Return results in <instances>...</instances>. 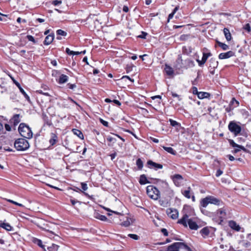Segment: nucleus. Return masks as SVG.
<instances>
[{
  "label": "nucleus",
  "mask_w": 251,
  "mask_h": 251,
  "mask_svg": "<svg viewBox=\"0 0 251 251\" xmlns=\"http://www.w3.org/2000/svg\"><path fill=\"white\" fill-rule=\"evenodd\" d=\"M177 223L182 225L184 227H187L188 225L189 228L192 230H197L199 228L198 225L195 222L193 221L191 219H189V216L187 214H184L178 221Z\"/></svg>",
  "instance_id": "f257e3e1"
},
{
  "label": "nucleus",
  "mask_w": 251,
  "mask_h": 251,
  "mask_svg": "<svg viewBox=\"0 0 251 251\" xmlns=\"http://www.w3.org/2000/svg\"><path fill=\"white\" fill-rule=\"evenodd\" d=\"M18 130L21 135L24 138L30 139L32 137L33 133L31 128L25 123L20 124Z\"/></svg>",
  "instance_id": "f03ea898"
},
{
  "label": "nucleus",
  "mask_w": 251,
  "mask_h": 251,
  "mask_svg": "<svg viewBox=\"0 0 251 251\" xmlns=\"http://www.w3.org/2000/svg\"><path fill=\"white\" fill-rule=\"evenodd\" d=\"M14 147L18 151H24L29 148V144L26 139L20 138L15 141Z\"/></svg>",
  "instance_id": "7ed1b4c3"
},
{
  "label": "nucleus",
  "mask_w": 251,
  "mask_h": 251,
  "mask_svg": "<svg viewBox=\"0 0 251 251\" xmlns=\"http://www.w3.org/2000/svg\"><path fill=\"white\" fill-rule=\"evenodd\" d=\"M221 201L211 196H207L202 199L200 202L201 205L203 207H206L209 203L215 205H220Z\"/></svg>",
  "instance_id": "20e7f679"
},
{
  "label": "nucleus",
  "mask_w": 251,
  "mask_h": 251,
  "mask_svg": "<svg viewBox=\"0 0 251 251\" xmlns=\"http://www.w3.org/2000/svg\"><path fill=\"white\" fill-rule=\"evenodd\" d=\"M146 190L147 194L150 198L154 200H157L159 198V191L153 185H149L147 186Z\"/></svg>",
  "instance_id": "39448f33"
},
{
  "label": "nucleus",
  "mask_w": 251,
  "mask_h": 251,
  "mask_svg": "<svg viewBox=\"0 0 251 251\" xmlns=\"http://www.w3.org/2000/svg\"><path fill=\"white\" fill-rule=\"evenodd\" d=\"M183 249L188 251L190 248L185 244L182 242H176L168 246L166 251H178L179 249Z\"/></svg>",
  "instance_id": "423d86ee"
},
{
  "label": "nucleus",
  "mask_w": 251,
  "mask_h": 251,
  "mask_svg": "<svg viewBox=\"0 0 251 251\" xmlns=\"http://www.w3.org/2000/svg\"><path fill=\"white\" fill-rule=\"evenodd\" d=\"M229 130L235 136H237L241 131V127L237 124L234 121H231L228 126Z\"/></svg>",
  "instance_id": "0eeeda50"
},
{
  "label": "nucleus",
  "mask_w": 251,
  "mask_h": 251,
  "mask_svg": "<svg viewBox=\"0 0 251 251\" xmlns=\"http://www.w3.org/2000/svg\"><path fill=\"white\" fill-rule=\"evenodd\" d=\"M167 213L168 216L173 219H176L178 216V212L176 209L169 208L167 210Z\"/></svg>",
  "instance_id": "6e6552de"
},
{
  "label": "nucleus",
  "mask_w": 251,
  "mask_h": 251,
  "mask_svg": "<svg viewBox=\"0 0 251 251\" xmlns=\"http://www.w3.org/2000/svg\"><path fill=\"white\" fill-rule=\"evenodd\" d=\"M172 179L176 186H179L182 182L183 178L180 175L176 174L172 176Z\"/></svg>",
  "instance_id": "1a4fd4ad"
},
{
  "label": "nucleus",
  "mask_w": 251,
  "mask_h": 251,
  "mask_svg": "<svg viewBox=\"0 0 251 251\" xmlns=\"http://www.w3.org/2000/svg\"><path fill=\"white\" fill-rule=\"evenodd\" d=\"M147 164L149 165L150 168H154L156 170L157 169H161L163 168V166L161 164L156 163L151 160H149L147 162Z\"/></svg>",
  "instance_id": "9d476101"
},
{
  "label": "nucleus",
  "mask_w": 251,
  "mask_h": 251,
  "mask_svg": "<svg viewBox=\"0 0 251 251\" xmlns=\"http://www.w3.org/2000/svg\"><path fill=\"white\" fill-rule=\"evenodd\" d=\"M234 53L232 51H228L226 52L221 53L219 55V58L220 59H224L228 58L234 55Z\"/></svg>",
  "instance_id": "9b49d317"
},
{
  "label": "nucleus",
  "mask_w": 251,
  "mask_h": 251,
  "mask_svg": "<svg viewBox=\"0 0 251 251\" xmlns=\"http://www.w3.org/2000/svg\"><path fill=\"white\" fill-rule=\"evenodd\" d=\"M182 194H183V195L184 196H185L186 198H187L188 199H190L191 197L192 201H195V196L193 195H191L190 187H188L187 190L182 191Z\"/></svg>",
  "instance_id": "f8f14e48"
},
{
  "label": "nucleus",
  "mask_w": 251,
  "mask_h": 251,
  "mask_svg": "<svg viewBox=\"0 0 251 251\" xmlns=\"http://www.w3.org/2000/svg\"><path fill=\"white\" fill-rule=\"evenodd\" d=\"M20 118L19 114H15L10 120V123L13 124L14 126H17L20 122Z\"/></svg>",
  "instance_id": "ddd939ff"
},
{
  "label": "nucleus",
  "mask_w": 251,
  "mask_h": 251,
  "mask_svg": "<svg viewBox=\"0 0 251 251\" xmlns=\"http://www.w3.org/2000/svg\"><path fill=\"white\" fill-rule=\"evenodd\" d=\"M175 67H176V69H178L184 68V63L183 62L181 56L180 55H178V58L176 60Z\"/></svg>",
  "instance_id": "4468645a"
},
{
  "label": "nucleus",
  "mask_w": 251,
  "mask_h": 251,
  "mask_svg": "<svg viewBox=\"0 0 251 251\" xmlns=\"http://www.w3.org/2000/svg\"><path fill=\"white\" fill-rule=\"evenodd\" d=\"M234 103H236V105L234 106V107H237L239 105V102L237 101L234 98H233L229 104V105L226 108V111L227 112H229L230 111L233 109L234 107H232V105H233Z\"/></svg>",
  "instance_id": "2eb2a0df"
},
{
  "label": "nucleus",
  "mask_w": 251,
  "mask_h": 251,
  "mask_svg": "<svg viewBox=\"0 0 251 251\" xmlns=\"http://www.w3.org/2000/svg\"><path fill=\"white\" fill-rule=\"evenodd\" d=\"M195 66L194 61L190 59H187L184 61V68L187 69L188 68H192Z\"/></svg>",
  "instance_id": "dca6fc26"
},
{
  "label": "nucleus",
  "mask_w": 251,
  "mask_h": 251,
  "mask_svg": "<svg viewBox=\"0 0 251 251\" xmlns=\"http://www.w3.org/2000/svg\"><path fill=\"white\" fill-rule=\"evenodd\" d=\"M229 226L232 229L238 231L240 230V227L235 221H230L229 222Z\"/></svg>",
  "instance_id": "f3484780"
},
{
  "label": "nucleus",
  "mask_w": 251,
  "mask_h": 251,
  "mask_svg": "<svg viewBox=\"0 0 251 251\" xmlns=\"http://www.w3.org/2000/svg\"><path fill=\"white\" fill-rule=\"evenodd\" d=\"M54 39V34H50L47 36L44 41V44L46 45H49L51 43Z\"/></svg>",
  "instance_id": "a211bd4d"
},
{
  "label": "nucleus",
  "mask_w": 251,
  "mask_h": 251,
  "mask_svg": "<svg viewBox=\"0 0 251 251\" xmlns=\"http://www.w3.org/2000/svg\"><path fill=\"white\" fill-rule=\"evenodd\" d=\"M14 82L16 84V85L18 87V88L19 89L20 92L24 96L26 100H29V96L27 95V94L25 93V90L22 88V87L21 86L20 83L19 82H17L15 80L14 81Z\"/></svg>",
  "instance_id": "6ab92c4d"
},
{
  "label": "nucleus",
  "mask_w": 251,
  "mask_h": 251,
  "mask_svg": "<svg viewBox=\"0 0 251 251\" xmlns=\"http://www.w3.org/2000/svg\"><path fill=\"white\" fill-rule=\"evenodd\" d=\"M58 137L57 135L54 133H50V138L49 140V142L51 146L54 145L56 144L57 141Z\"/></svg>",
  "instance_id": "aec40b11"
},
{
  "label": "nucleus",
  "mask_w": 251,
  "mask_h": 251,
  "mask_svg": "<svg viewBox=\"0 0 251 251\" xmlns=\"http://www.w3.org/2000/svg\"><path fill=\"white\" fill-rule=\"evenodd\" d=\"M208 58V57L205 54V52H203L201 60H200L198 59L196 60V61L198 63L200 66H202L205 64Z\"/></svg>",
  "instance_id": "412c9836"
},
{
  "label": "nucleus",
  "mask_w": 251,
  "mask_h": 251,
  "mask_svg": "<svg viewBox=\"0 0 251 251\" xmlns=\"http://www.w3.org/2000/svg\"><path fill=\"white\" fill-rule=\"evenodd\" d=\"M164 71L166 74L169 76H172L174 75L173 69L167 64L165 65Z\"/></svg>",
  "instance_id": "4be33fe9"
},
{
  "label": "nucleus",
  "mask_w": 251,
  "mask_h": 251,
  "mask_svg": "<svg viewBox=\"0 0 251 251\" xmlns=\"http://www.w3.org/2000/svg\"><path fill=\"white\" fill-rule=\"evenodd\" d=\"M228 142L229 143V144L233 147H236L237 148H239L240 149H241L242 150H243L244 151H246V149L245 148L242 146L239 145L234 142V141L233 140L229 139L228 140Z\"/></svg>",
  "instance_id": "5701e85b"
},
{
  "label": "nucleus",
  "mask_w": 251,
  "mask_h": 251,
  "mask_svg": "<svg viewBox=\"0 0 251 251\" xmlns=\"http://www.w3.org/2000/svg\"><path fill=\"white\" fill-rule=\"evenodd\" d=\"M0 227L4 228L7 231H11L13 230V227L7 223H0Z\"/></svg>",
  "instance_id": "b1692460"
},
{
  "label": "nucleus",
  "mask_w": 251,
  "mask_h": 251,
  "mask_svg": "<svg viewBox=\"0 0 251 251\" xmlns=\"http://www.w3.org/2000/svg\"><path fill=\"white\" fill-rule=\"evenodd\" d=\"M210 65L209 68L211 69H215L217 67L218 65V62L216 60L215 58H212L209 60Z\"/></svg>",
  "instance_id": "393cba45"
},
{
  "label": "nucleus",
  "mask_w": 251,
  "mask_h": 251,
  "mask_svg": "<svg viewBox=\"0 0 251 251\" xmlns=\"http://www.w3.org/2000/svg\"><path fill=\"white\" fill-rule=\"evenodd\" d=\"M224 33L226 40L227 41H230L231 39V35L229 29H227V28H225L224 29Z\"/></svg>",
  "instance_id": "a878e982"
},
{
  "label": "nucleus",
  "mask_w": 251,
  "mask_h": 251,
  "mask_svg": "<svg viewBox=\"0 0 251 251\" xmlns=\"http://www.w3.org/2000/svg\"><path fill=\"white\" fill-rule=\"evenodd\" d=\"M139 183L141 185L145 184L147 183H150V182L148 180L146 176L145 175H142L140 176Z\"/></svg>",
  "instance_id": "bb28decb"
},
{
  "label": "nucleus",
  "mask_w": 251,
  "mask_h": 251,
  "mask_svg": "<svg viewBox=\"0 0 251 251\" xmlns=\"http://www.w3.org/2000/svg\"><path fill=\"white\" fill-rule=\"evenodd\" d=\"M68 80V77L65 75H61L59 78L58 83L59 84H62L66 82Z\"/></svg>",
  "instance_id": "cd10ccee"
},
{
  "label": "nucleus",
  "mask_w": 251,
  "mask_h": 251,
  "mask_svg": "<svg viewBox=\"0 0 251 251\" xmlns=\"http://www.w3.org/2000/svg\"><path fill=\"white\" fill-rule=\"evenodd\" d=\"M217 214L219 215L220 218L224 219L226 215V210L223 208H221L218 210Z\"/></svg>",
  "instance_id": "c85d7f7f"
},
{
  "label": "nucleus",
  "mask_w": 251,
  "mask_h": 251,
  "mask_svg": "<svg viewBox=\"0 0 251 251\" xmlns=\"http://www.w3.org/2000/svg\"><path fill=\"white\" fill-rule=\"evenodd\" d=\"M210 96V94L207 92H199L198 94V97L200 99H202L204 98H208Z\"/></svg>",
  "instance_id": "c756f323"
},
{
  "label": "nucleus",
  "mask_w": 251,
  "mask_h": 251,
  "mask_svg": "<svg viewBox=\"0 0 251 251\" xmlns=\"http://www.w3.org/2000/svg\"><path fill=\"white\" fill-rule=\"evenodd\" d=\"M72 131L74 134L76 135L80 139H83V135L80 130L77 129H73Z\"/></svg>",
  "instance_id": "7c9ffc66"
},
{
  "label": "nucleus",
  "mask_w": 251,
  "mask_h": 251,
  "mask_svg": "<svg viewBox=\"0 0 251 251\" xmlns=\"http://www.w3.org/2000/svg\"><path fill=\"white\" fill-rule=\"evenodd\" d=\"M59 248V246L54 244H52L51 246L48 248V250L49 251H58Z\"/></svg>",
  "instance_id": "2f4dec72"
},
{
  "label": "nucleus",
  "mask_w": 251,
  "mask_h": 251,
  "mask_svg": "<svg viewBox=\"0 0 251 251\" xmlns=\"http://www.w3.org/2000/svg\"><path fill=\"white\" fill-rule=\"evenodd\" d=\"M218 45L221 47L223 50H226L229 49V47L226 44L222 43L220 41H217Z\"/></svg>",
  "instance_id": "473e14b6"
},
{
  "label": "nucleus",
  "mask_w": 251,
  "mask_h": 251,
  "mask_svg": "<svg viewBox=\"0 0 251 251\" xmlns=\"http://www.w3.org/2000/svg\"><path fill=\"white\" fill-rule=\"evenodd\" d=\"M163 148L165 151L172 154L175 155L176 154V151L171 147H167L164 146L163 147Z\"/></svg>",
  "instance_id": "72a5a7b5"
},
{
  "label": "nucleus",
  "mask_w": 251,
  "mask_h": 251,
  "mask_svg": "<svg viewBox=\"0 0 251 251\" xmlns=\"http://www.w3.org/2000/svg\"><path fill=\"white\" fill-rule=\"evenodd\" d=\"M169 122H170V124L172 126L174 127H180L181 125L179 123H178L176 121H175L173 119H170Z\"/></svg>",
  "instance_id": "f704fd0d"
},
{
  "label": "nucleus",
  "mask_w": 251,
  "mask_h": 251,
  "mask_svg": "<svg viewBox=\"0 0 251 251\" xmlns=\"http://www.w3.org/2000/svg\"><path fill=\"white\" fill-rule=\"evenodd\" d=\"M136 165L139 170H142L143 167V162L140 158H138L136 162Z\"/></svg>",
  "instance_id": "c9c22d12"
},
{
  "label": "nucleus",
  "mask_w": 251,
  "mask_h": 251,
  "mask_svg": "<svg viewBox=\"0 0 251 251\" xmlns=\"http://www.w3.org/2000/svg\"><path fill=\"white\" fill-rule=\"evenodd\" d=\"M200 233L202 235L207 236L209 234V230L207 227H205L200 231Z\"/></svg>",
  "instance_id": "e433bc0d"
},
{
  "label": "nucleus",
  "mask_w": 251,
  "mask_h": 251,
  "mask_svg": "<svg viewBox=\"0 0 251 251\" xmlns=\"http://www.w3.org/2000/svg\"><path fill=\"white\" fill-rule=\"evenodd\" d=\"M159 203L161 206L163 207H167L168 206V201L167 200H159Z\"/></svg>",
  "instance_id": "4c0bfd02"
},
{
  "label": "nucleus",
  "mask_w": 251,
  "mask_h": 251,
  "mask_svg": "<svg viewBox=\"0 0 251 251\" xmlns=\"http://www.w3.org/2000/svg\"><path fill=\"white\" fill-rule=\"evenodd\" d=\"M97 215L96 216V217L102 221H106L107 219L106 217L104 215H100L98 213H97Z\"/></svg>",
  "instance_id": "58836bf2"
},
{
  "label": "nucleus",
  "mask_w": 251,
  "mask_h": 251,
  "mask_svg": "<svg viewBox=\"0 0 251 251\" xmlns=\"http://www.w3.org/2000/svg\"><path fill=\"white\" fill-rule=\"evenodd\" d=\"M34 243L37 244L39 247H41L42 249H45V246L42 244V241L38 239H36L35 240Z\"/></svg>",
  "instance_id": "ea45409f"
},
{
  "label": "nucleus",
  "mask_w": 251,
  "mask_h": 251,
  "mask_svg": "<svg viewBox=\"0 0 251 251\" xmlns=\"http://www.w3.org/2000/svg\"><path fill=\"white\" fill-rule=\"evenodd\" d=\"M57 35L66 36L67 34V32L61 29H58L56 31Z\"/></svg>",
  "instance_id": "a19ab883"
},
{
  "label": "nucleus",
  "mask_w": 251,
  "mask_h": 251,
  "mask_svg": "<svg viewBox=\"0 0 251 251\" xmlns=\"http://www.w3.org/2000/svg\"><path fill=\"white\" fill-rule=\"evenodd\" d=\"M128 236L136 240H138L139 238V237L137 235L134 234H129Z\"/></svg>",
  "instance_id": "79ce46f5"
},
{
  "label": "nucleus",
  "mask_w": 251,
  "mask_h": 251,
  "mask_svg": "<svg viewBox=\"0 0 251 251\" xmlns=\"http://www.w3.org/2000/svg\"><path fill=\"white\" fill-rule=\"evenodd\" d=\"M130 223L128 220H126V221L123 222L121 224L122 226H124L125 227H128L130 226Z\"/></svg>",
  "instance_id": "37998d69"
},
{
  "label": "nucleus",
  "mask_w": 251,
  "mask_h": 251,
  "mask_svg": "<svg viewBox=\"0 0 251 251\" xmlns=\"http://www.w3.org/2000/svg\"><path fill=\"white\" fill-rule=\"evenodd\" d=\"M244 28L248 32H250L251 31V28L249 24H246L244 27Z\"/></svg>",
  "instance_id": "c03bdc74"
},
{
  "label": "nucleus",
  "mask_w": 251,
  "mask_h": 251,
  "mask_svg": "<svg viewBox=\"0 0 251 251\" xmlns=\"http://www.w3.org/2000/svg\"><path fill=\"white\" fill-rule=\"evenodd\" d=\"M147 35V33L146 32L142 31L141 34L139 35L138 37L142 39H145Z\"/></svg>",
  "instance_id": "a18cd8bd"
},
{
  "label": "nucleus",
  "mask_w": 251,
  "mask_h": 251,
  "mask_svg": "<svg viewBox=\"0 0 251 251\" xmlns=\"http://www.w3.org/2000/svg\"><path fill=\"white\" fill-rule=\"evenodd\" d=\"M81 188H82V189L83 190V191H86L88 189V187H87V185L86 183H84V182H82L81 183Z\"/></svg>",
  "instance_id": "49530a36"
},
{
  "label": "nucleus",
  "mask_w": 251,
  "mask_h": 251,
  "mask_svg": "<svg viewBox=\"0 0 251 251\" xmlns=\"http://www.w3.org/2000/svg\"><path fill=\"white\" fill-rule=\"evenodd\" d=\"M26 38L29 41H31V42H33L34 43H36L34 37L32 35H27L26 36Z\"/></svg>",
  "instance_id": "de8ad7c7"
},
{
  "label": "nucleus",
  "mask_w": 251,
  "mask_h": 251,
  "mask_svg": "<svg viewBox=\"0 0 251 251\" xmlns=\"http://www.w3.org/2000/svg\"><path fill=\"white\" fill-rule=\"evenodd\" d=\"M166 192H168L169 197L172 198V197L174 196V192L172 190L168 189L167 190H166Z\"/></svg>",
  "instance_id": "09e8293b"
},
{
  "label": "nucleus",
  "mask_w": 251,
  "mask_h": 251,
  "mask_svg": "<svg viewBox=\"0 0 251 251\" xmlns=\"http://www.w3.org/2000/svg\"><path fill=\"white\" fill-rule=\"evenodd\" d=\"M7 201L11 203H12L15 205H18V206H23V205L22 204H21V203H18L15 201H13L11 200H7Z\"/></svg>",
  "instance_id": "8fccbe9b"
},
{
  "label": "nucleus",
  "mask_w": 251,
  "mask_h": 251,
  "mask_svg": "<svg viewBox=\"0 0 251 251\" xmlns=\"http://www.w3.org/2000/svg\"><path fill=\"white\" fill-rule=\"evenodd\" d=\"M192 93L194 94H196L198 95V94H199V92H198L197 88L196 87H192Z\"/></svg>",
  "instance_id": "3c124183"
},
{
  "label": "nucleus",
  "mask_w": 251,
  "mask_h": 251,
  "mask_svg": "<svg viewBox=\"0 0 251 251\" xmlns=\"http://www.w3.org/2000/svg\"><path fill=\"white\" fill-rule=\"evenodd\" d=\"M161 232L164 234V236H167L168 235V231L166 228H162Z\"/></svg>",
  "instance_id": "603ef678"
},
{
  "label": "nucleus",
  "mask_w": 251,
  "mask_h": 251,
  "mask_svg": "<svg viewBox=\"0 0 251 251\" xmlns=\"http://www.w3.org/2000/svg\"><path fill=\"white\" fill-rule=\"evenodd\" d=\"M107 139L108 141L111 142L113 143H115L116 141V139L115 138L112 137H110V136L108 137Z\"/></svg>",
  "instance_id": "864d4df0"
},
{
  "label": "nucleus",
  "mask_w": 251,
  "mask_h": 251,
  "mask_svg": "<svg viewBox=\"0 0 251 251\" xmlns=\"http://www.w3.org/2000/svg\"><path fill=\"white\" fill-rule=\"evenodd\" d=\"M67 85L68 86V88L71 89H74L76 87V85L75 84H72L68 83Z\"/></svg>",
  "instance_id": "5fc2aeb1"
},
{
  "label": "nucleus",
  "mask_w": 251,
  "mask_h": 251,
  "mask_svg": "<svg viewBox=\"0 0 251 251\" xmlns=\"http://www.w3.org/2000/svg\"><path fill=\"white\" fill-rule=\"evenodd\" d=\"M101 123L105 126L107 127L108 126V123L102 119H100Z\"/></svg>",
  "instance_id": "6e6d98bb"
},
{
  "label": "nucleus",
  "mask_w": 251,
  "mask_h": 251,
  "mask_svg": "<svg viewBox=\"0 0 251 251\" xmlns=\"http://www.w3.org/2000/svg\"><path fill=\"white\" fill-rule=\"evenodd\" d=\"M61 3V1H60V0H54L52 2V4L55 5V6H57V5H60V4Z\"/></svg>",
  "instance_id": "4d7b16f0"
},
{
  "label": "nucleus",
  "mask_w": 251,
  "mask_h": 251,
  "mask_svg": "<svg viewBox=\"0 0 251 251\" xmlns=\"http://www.w3.org/2000/svg\"><path fill=\"white\" fill-rule=\"evenodd\" d=\"M223 174V171L219 169L217 171L216 176L217 177L220 176Z\"/></svg>",
  "instance_id": "13d9d810"
},
{
  "label": "nucleus",
  "mask_w": 251,
  "mask_h": 251,
  "mask_svg": "<svg viewBox=\"0 0 251 251\" xmlns=\"http://www.w3.org/2000/svg\"><path fill=\"white\" fill-rule=\"evenodd\" d=\"M17 22L19 23H20L21 22L25 23L26 22V21L25 19H22L20 17H19L17 19Z\"/></svg>",
  "instance_id": "bf43d9fd"
},
{
  "label": "nucleus",
  "mask_w": 251,
  "mask_h": 251,
  "mask_svg": "<svg viewBox=\"0 0 251 251\" xmlns=\"http://www.w3.org/2000/svg\"><path fill=\"white\" fill-rule=\"evenodd\" d=\"M172 96L173 97H177L178 98V100H181V99L180 98V97L179 95H178L177 94L175 93H173V92H172Z\"/></svg>",
  "instance_id": "052dcab7"
},
{
  "label": "nucleus",
  "mask_w": 251,
  "mask_h": 251,
  "mask_svg": "<svg viewBox=\"0 0 251 251\" xmlns=\"http://www.w3.org/2000/svg\"><path fill=\"white\" fill-rule=\"evenodd\" d=\"M73 51L71 50L69 48L66 49V52L69 55H72Z\"/></svg>",
  "instance_id": "680f3d73"
},
{
  "label": "nucleus",
  "mask_w": 251,
  "mask_h": 251,
  "mask_svg": "<svg viewBox=\"0 0 251 251\" xmlns=\"http://www.w3.org/2000/svg\"><path fill=\"white\" fill-rule=\"evenodd\" d=\"M251 246V243L249 241L244 242V246L246 248L249 247Z\"/></svg>",
  "instance_id": "e2e57ef3"
},
{
  "label": "nucleus",
  "mask_w": 251,
  "mask_h": 251,
  "mask_svg": "<svg viewBox=\"0 0 251 251\" xmlns=\"http://www.w3.org/2000/svg\"><path fill=\"white\" fill-rule=\"evenodd\" d=\"M112 102H113L114 103H115L118 106H120L121 105V103L118 100H112Z\"/></svg>",
  "instance_id": "0e129e2a"
},
{
  "label": "nucleus",
  "mask_w": 251,
  "mask_h": 251,
  "mask_svg": "<svg viewBox=\"0 0 251 251\" xmlns=\"http://www.w3.org/2000/svg\"><path fill=\"white\" fill-rule=\"evenodd\" d=\"M5 129L7 131H10L11 130V127L8 124H5Z\"/></svg>",
  "instance_id": "69168bd1"
},
{
  "label": "nucleus",
  "mask_w": 251,
  "mask_h": 251,
  "mask_svg": "<svg viewBox=\"0 0 251 251\" xmlns=\"http://www.w3.org/2000/svg\"><path fill=\"white\" fill-rule=\"evenodd\" d=\"M227 156L228 157L229 160L231 161H234L235 160V158L231 155L229 154L227 155Z\"/></svg>",
  "instance_id": "338daca9"
},
{
  "label": "nucleus",
  "mask_w": 251,
  "mask_h": 251,
  "mask_svg": "<svg viewBox=\"0 0 251 251\" xmlns=\"http://www.w3.org/2000/svg\"><path fill=\"white\" fill-rule=\"evenodd\" d=\"M123 10L125 12H127L129 10L128 9V7L127 6H124L123 7Z\"/></svg>",
  "instance_id": "774afa93"
}]
</instances>
